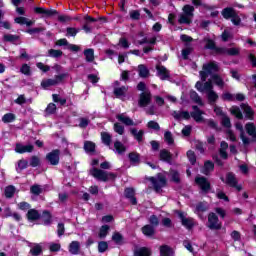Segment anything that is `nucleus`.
<instances>
[{
	"label": "nucleus",
	"mask_w": 256,
	"mask_h": 256,
	"mask_svg": "<svg viewBox=\"0 0 256 256\" xmlns=\"http://www.w3.org/2000/svg\"><path fill=\"white\" fill-rule=\"evenodd\" d=\"M217 71H219V64L216 62H208L203 65L202 70L200 71V79L201 81H207V78L210 77L208 81H211L212 84L215 83L217 87L223 89L225 82L219 75H215Z\"/></svg>",
	"instance_id": "1"
},
{
	"label": "nucleus",
	"mask_w": 256,
	"mask_h": 256,
	"mask_svg": "<svg viewBox=\"0 0 256 256\" xmlns=\"http://www.w3.org/2000/svg\"><path fill=\"white\" fill-rule=\"evenodd\" d=\"M196 89L200 91V93H207L210 105H214L215 101L219 99V95H217V93L213 91V84L211 83V81H207L204 84L201 82H197Z\"/></svg>",
	"instance_id": "2"
},
{
	"label": "nucleus",
	"mask_w": 256,
	"mask_h": 256,
	"mask_svg": "<svg viewBox=\"0 0 256 256\" xmlns=\"http://www.w3.org/2000/svg\"><path fill=\"white\" fill-rule=\"evenodd\" d=\"M193 11L195 8L191 5H185L183 7V13L179 15L178 23L181 25H189L193 21Z\"/></svg>",
	"instance_id": "3"
},
{
	"label": "nucleus",
	"mask_w": 256,
	"mask_h": 256,
	"mask_svg": "<svg viewBox=\"0 0 256 256\" xmlns=\"http://www.w3.org/2000/svg\"><path fill=\"white\" fill-rule=\"evenodd\" d=\"M90 175L95 179H98V181H109V179L115 178V174L97 168H92L90 170Z\"/></svg>",
	"instance_id": "4"
},
{
	"label": "nucleus",
	"mask_w": 256,
	"mask_h": 256,
	"mask_svg": "<svg viewBox=\"0 0 256 256\" xmlns=\"http://www.w3.org/2000/svg\"><path fill=\"white\" fill-rule=\"evenodd\" d=\"M150 181H151L155 191H157V193H159V191H161V188L165 187V185L167 183V178L163 174H158L157 178L151 177Z\"/></svg>",
	"instance_id": "5"
},
{
	"label": "nucleus",
	"mask_w": 256,
	"mask_h": 256,
	"mask_svg": "<svg viewBox=\"0 0 256 256\" xmlns=\"http://www.w3.org/2000/svg\"><path fill=\"white\" fill-rule=\"evenodd\" d=\"M208 227L209 229H214V230L221 229V222L219 221V217H217L216 213L211 212L208 215Z\"/></svg>",
	"instance_id": "6"
},
{
	"label": "nucleus",
	"mask_w": 256,
	"mask_h": 256,
	"mask_svg": "<svg viewBox=\"0 0 256 256\" xmlns=\"http://www.w3.org/2000/svg\"><path fill=\"white\" fill-rule=\"evenodd\" d=\"M195 183L200 187L201 191L204 193H207L209 189H211V183H209V180L203 176H198L195 178Z\"/></svg>",
	"instance_id": "7"
},
{
	"label": "nucleus",
	"mask_w": 256,
	"mask_h": 256,
	"mask_svg": "<svg viewBox=\"0 0 256 256\" xmlns=\"http://www.w3.org/2000/svg\"><path fill=\"white\" fill-rule=\"evenodd\" d=\"M63 81V76L58 75L54 79H44L41 82V87L43 89H49V87H54V85H58Z\"/></svg>",
	"instance_id": "8"
},
{
	"label": "nucleus",
	"mask_w": 256,
	"mask_h": 256,
	"mask_svg": "<svg viewBox=\"0 0 256 256\" xmlns=\"http://www.w3.org/2000/svg\"><path fill=\"white\" fill-rule=\"evenodd\" d=\"M193 111L191 112V117L196 121V123H203L205 121V118H203V115H205V112L201 111L199 107L193 106L192 107Z\"/></svg>",
	"instance_id": "9"
},
{
	"label": "nucleus",
	"mask_w": 256,
	"mask_h": 256,
	"mask_svg": "<svg viewBox=\"0 0 256 256\" xmlns=\"http://www.w3.org/2000/svg\"><path fill=\"white\" fill-rule=\"evenodd\" d=\"M59 155H61V151H59V149H56L48 153L46 155V159L50 163V165H59Z\"/></svg>",
	"instance_id": "10"
},
{
	"label": "nucleus",
	"mask_w": 256,
	"mask_h": 256,
	"mask_svg": "<svg viewBox=\"0 0 256 256\" xmlns=\"http://www.w3.org/2000/svg\"><path fill=\"white\" fill-rule=\"evenodd\" d=\"M139 37H144L142 39H139ZM136 43H138V45H144V43H149L150 45H155V43H157V38L151 37V38H146L145 34L143 32H140L138 34V36L136 37Z\"/></svg>",
	"instance_id": "11"
},
{
	"label": "nucleus",
	"mask_w": 256,
	"mask_h": 256,
	"mask_svg": "<svg viewBox=\"0 0 256 256\" xmlns=\"http://www.w3.org/2000/svg\"><path fill=\"white\" fill-rule=\"evenodd\" d=\"M156 70H157V75H158V77H159L162 81H167V79H169L170 73H169V70H167V68H165V66H163V65H157V66H156Z\"/></svg>",
	"instance_id": "12"
},
{
	"label": "nucleus",
	"mask_w": 256,
	"mask_h": 256,
	"mask_svg": "<svg viewBox=\"0 0 256 256\" xmlns=\"http://www.w3.org/2000/svg\"><path fill=\"white\" fill-rule=\"evenodd\" d=\"M226 183L230 185V187H234L237 191H241V185L237 184V178H235V174L228 173L226 175Z\"/></svg>",
	"instance_id": "13"
},
{
	"label": "nucleus",
	"mask_w": 256,
	"mask_h": 256,
	"mask_svg": "<svg viewBox=\"0 0 256 256\" xmlns=\"http://www.w3.org/2000/svg\"><path fill=\"white\" fill-rule=\"evenodd\" d=\"M33 145L31 144H28V145H23L21 143H17L16 144V147H15V152L16 153H20V154H23V153H32L33 152Z\"/></svg>",
	"instance_id": "14"
},
{
	"label": "nucleus",
	"mask_w": 256,
	"mask_h": 256,
	"mask_svg": "<svg viewBox=\"0 0 256 256\" xmlns=\"http://www.w3.org/2000/svg\"><path fill=\"white\" fill-rule=\"evenodd\" d=\"M116 119H118L120 121V123H123L124 125H126L128 127L133 126V125H137V124H135V122H133V119H131L125 113L118 114L116 116Z\"/></svg>",
	"instance_id": "15"
},
{
	"label": "nucleus",
	"mask_w": 256,
	"mask_h": 256,
	"mask_svg": "<svg viewBox=\"0 0 256 256\" xmlns=\"http://www.w3.org/2000/svg\"><path fill=\"white\" fill-rule=\"evenodd\" d=\"M149 103H151V93L143 92L140 95L139 107H147Z\"/></svg>",
	"instance_id": "16"
},
{
	"label": "nucleus",
	"mask_w": 256,
	"mask_h": 256,
	"mask_svg": "<svg viewBox=\"0 0 256 256\" xmlns=\"http://www.w3.org/2000/svg\"><path fill=\"white\" fill-rule=\"evenodd\" d=\"M179 217L182 221V225L186 227V229H191L195 225V220H193V218L185 217V214L182 212L179 213Z\"/></svg>",
	"instance_id": "17"
},
{
	"label": "nucleus",
	"mask_w": 256,
	"mask_h": 256,
	"mask_svg": "<svg viewBox=\"0 0 256 256\" xmlns=\"http://www.w3.org/2000/svg\"><path fill=\"white\" fill-rule=\"evenodd\" d=\"M69 253H71V255H79V252L81 251V243H79V241H72L69 244Z\"/></svg>",
	"instance_id": "18"
},
{
	"label": "nucleus",
	"mask_w": 256,
	"mask_h": 256,
	"mask_svg": "<svg viewBox=\"0 0 256 256\" xmlns=\"http://www.w3.org/2000/svg\"><path fill=\"white\" fill-rule=\"evenodd\" d=\"M127 91H128L127 86L115 87L114 95H116L118 99H125V96L127 95Z\"/></svg>",
	"instance_id": "19"
},
{
	"label": "nucleus",
	"mask_w": 256,
	"mask_h": 256,
	"mask_svg": "<svg viewBox=\"0 0 256 256\" xmlns=\"http://www.w3.org/2000/svg\"><path fill=\"white\" fill-rule=\"evenodd\" d=\"M172 117H174V119L177 120H181V119H191V114H189L188 111H174L172 113Z\"/></svg>",
	"instance_id": "20"
},
{
	"label": "nucleus",
	"mask_w": 256,
	"mask_h": 256,
	"mask_svg": "<svg viewBox=\"0 0 256 256\" xmlns=\"http://www.w3.org/2000/svg\"><path fill=\"white\" fill-rule=\"evenodd\" d=\"M34 11H35V13H38L40 15H45L46 17H51L53 15H57V12L55 10H47V9L41 8V7H35Z\"/></svg>",
	"instance_id": "21"
},
{
	"label": "nucleus",
	"mask_w": 256,
	"mask_h": 256,
	"mask_svg": "<svg viewBox=\"0 0 256 256\" xmlns=\"http://www.w3.org/2000/svg\"><path fill=\"white\" fill-rule=\"evenodd\" d=\"M125 197L130 200L132 205H137V199L135 198V190L133 188H127L125 190Z\"/></svg>",
	"instance_id": "22"
},
{
	"label": "nucleus",
	"mask_w": 256,
	"mask_h": 256,
	"mask_svg": "<svg viewBox=\"0 0 256 256\" xmlns=\"http://www.w3.org/2000/svg\"><path fill=\"white\" fill-rule=\"evenodd\" d=\"M236 129H238V131H240V138L243 142L244 145H249V143H251V141L249 140V138H247L245 136V132L243 131V124L242 123H236Z\"/></svg>",
	"instance_id": "23"
},
{
	"label": "nucleus",
	"mask_w": 256,
	"mask_h": 256,
	"mask_svg": "<svg viewBox=\"0 0 256 256\" xmlns=\"http://www.w3.org/2000/svg\"><path fill=\"white\" fill-rule=\"evenodd\" d=\"M245 129L248 133V135H250V137H252L253 141H256V129H255V124L253 123H247L245 126Z\"/></svg>",
	"instance_id": "24"
},
{
	"label": "nucleus",
	"mask_w": 256,
	"mask_h": 256,
	"mask_svg": "<svg viewBox=\"0 0 256 256\" xmlns=\"http://www.w3.org/2000/svg\"><path fill=\"white\" fill-rule=\"evenodd\" d=\"M218 53H220L221 55H238L239 49H237V48H229V49L219 48Z\"/></svg>",
	"instance_id": "25"
},
{
	"label": "nucleus",
	"mask_w": 256,
	"mask_h": 256,
	"mask_svg": "<svg viewBox=\"0 0 256 256\" xmlns=\"http://www.w3.org/2000/svg\"><path fill=\"white\" fill-rule=\"evenodd\" d=\"M130 133H132L134 139H136L138 143H141V141H143V135H145V132L143 130L138 131L137 129L132 128L130 130Z\"/></svg>",
	"instance_id": "26"
},
{
	"label": "nucleus",
	"mask_w": 256,
	"mask_h": 256,
	"mask_svg": "<svg viewBox=\"0 0 256 256\" xmlns=\"http://www.w3.org/2000/svg\"><path fill=\"white\" fill-rule=\"evenodd\" d=\"M142 233L146 237H153V235H155V228L151 225H145L142 227Z\"/></svg>",
	"instance_id": "27"
},
{
	"label": "nucleus",
	"mask_w": 256,
	"mask_h": 256,
	"mask_svg": "<svg viewBox=\"0 0 256 256\" xmlns=\"http://www.w3.org/2000/svg\"><path fill=\"white\" fill-rule=\"evenodd\" d=\"M84 56L88 63H93V61L95 60V51L91 48L86 49L84 51Z\"/></svg>",
	"instance_id": "28"
},
{
	"label": "nucleus",
	"mask_w": 256,
	"mask_h": 256,
	"mask_svg": "<svg viewBox=\"0 0 256 256\" xmlns=\"http://www.w3.org/2000/svg\"><path fill=\"white\" fill-rule=\"evenodd\" d=\"M134 256H151V250L146 247L138 248L134 251Z\"/></svg>",
	"instance_id": "29"
},
{
	"label": "nucleus",
	"mask_w": 256,
	"mask_h": 256,
	"mask_svg": "<svg viewBox=\"0 0 256 256\" xmlns=\"http://www.w3.org/2000/svg\"><path fill=\"white\" fill-rule=\"evenodd\" d=\"M15 23H18V25H26L27 27H31V25H33L35 22L25 17H18L15 18Z\"/></svg>",
	"instance_id": "30"
},
{
	"label": "nucleus",
	"mask_w": 256,
	"mask_h": 256,
	"mask_svg": "<svg viewBox=\"0 0 256 256\" xmlns=\"http://www.w3.org/2000/svg\"><path fill=\"white\" fill-rule=\"evenodd\" d=\"M174 252L171 247L164 245L160 247V256H173Z\"/></svg>",
	"instance_id": "31"
},
{
	"label": "nucleus",
	"mask_w": 256,
	"mask_h": 256,
	"mask_svg": "<svg viewBox=\"0 0 256 256\" xmlns=\"http://www.w3.org/2000/svg\"><path fill=\"white\" fill-rule=\"evenodd\" d=\"M27 167H29V162L25 159H21L17 162L16 171L21 173V171L27 169Z\"/></svg>",
	"instance_id": "32"
},
{
	"label": "nucleus",
	"mask_w": 256,
	"mask_h": 256,
	"mask_svg": "<svg viewBox=\"0 0 256 256\" xmlns=\"http://www.w3.org/2000/svg\"><path fill=\"white\" fill-rule=\"evenodd\" d=\"M227 149H229V144H227L225 141H222L220 144V157H222V159H227Z\"/></svg>",
	"instance_id": "33"
},
{
	"label": "nucleus",
	"mask_w": 256,
	"mask_h": 256,
	"mask_svg": "<svg viewBox=\"0 0 256 256\" xmlns=\"http://www.w3.org/2000/svg\"><path fill=\"white\" fill-rule=\"evenodd\" d=\"M39 217H40L39 212L35 209H30L27 213V218L29 221H37Z\"/></svg>",
	"instance_id": "34"
},
{
	"label": "nucleus",
	"mask_w": 256,
	"mask_h": 256,
	"mask_svg": "<svg viewBox=\"0 0 256 256\" xmlns=\"http://www.w3.org/2000/svg\"><path fill=\"white\" fill-rule=\"evenodd\" d=\"M161 161H166V163H171V153L166 149L160 151Z\"/></svg>",
	"instance_id": "35"
},
{
	"label": "nucleus",
	"mask_w": 256,
	"mask_h": 256,
	"mask_svg": "<svg viewBox=\"0 0 256 256\" xmlns=\"http://www.w3.org/2000/svg\"><path fill=\"white\" fill-rule=\"evenodd\" d=\"M213 169H215V165L213 164V162L207 161L204 164V168L202 170V173H204V175H209V173H211V171H213Z\"/></svg>",
	"instance_id": "36"
},
{
	"label": "nucleus",
	"mask_w": 256,
	"mask_h": 256,
	"mask_svg": "<svg viewBox=\"0 0 256 256\" xmlns=\"http://www.w3.org/2000/svg\"><path fill=\"white\" fill-rule=\"evenodd\" d=\"M190 99H192V101H194V103H197V105L203 106V100H201V97L199 96V94H197V92L191 91Z\"/></svg>",
	"instance_id": "37"
},
{
	"label": "nucleus",
	"mask_w": 256,
	"mask_h": 256,
	"mask_svg": "<svg viewBox=\"0 0 256 256\" xmlns=\"http://www.w3.org/2000/svg\"><path fill=\"white\" fill-rule=\"evenodd\" d=\"M84 150L86 153H95V143L91 141H86L84 143Z\"/></svg>",
	"instance_id": "38"
},
{
	"label": "nucleus",
	"mask_w": 256,
	"mask_h": 256,
	"mask_svg": "<svg viewBox=\"0 0 256 256\" xmlns=\"http://www.w3.org/2000/svg\"><path fill=\"white\" fill-rule=\"evenodd\" d=\"M235 13L236 12L233 8H225L222 11V15H223L224 19H231Z\"/></svg>",
	"instance_id": "39"
},
{
	"label": "nucleus",
	"mask_w": 256,
	"mask_h": 256,
	"mask_svg": "<svg viewBox=\"0 0 256 256\" xmlns=\"http://www.w3.org/2000/svg\"><path fill=\"white\" fill-rule=\"evenodd\" d=\"M101 139L104 145H107L109 147L111 145V134L107 132H102L101 133Z\"/></svg>",
	"instance_id": "40"
},
{
	"label": "nucleus",
	"mask_w": 256,
	"mask_h": 256,
	"mask_svg": "<svg viewBox=\"0 0 256 256\" xmlns=\"http://www.w3.org/2000/svg\"><path fill=\"white\" fill-rule=\"evenodd\" d=\"M114 149L118 155H122V153H125V145L123 143L116 141L114 143Z\"/></svg>",
	"instance_id": "41"
},
{
	"label": "nucleus",
	"mask_w": 256,
	"mask_h": 256,
	"mask_svg": "<svg viewBox=\"0 0 256 256\" xmlns=\"http://www.w3.org/2000/svg\"><path fill=\"white\" fill-rule=\"evenodd\" d=\"M139 75L141 77H149V69L143 64H140L138 66Z\"/></svg>",
	"instance_id": "42"
},
{
	"label": "nucleus",
	"mask_w": 256,
	"mask_h": 256,
	"mask_svg": "<svg viewBox=\"0 0 256 256\" xmlns=\"http://www.w3.org/2000/svg\"><path fill=\"white\" fill-rule=\"evenodd\" d=\"M232 115H234L237 119H243V113H241V110L237 106H233L230 109Z\"/></svg>",
	"instance_id": "43"
},
{
	"label": "nucleus",
	"mask_w": 256,
	"mask_h": 256,
	"mask_svg": "<svg viewBox=\"0 0 256 256\" xmlns=\"http://www.w3.org/2000/svg\"><path fill=\"white\" fill-rule=\"evenodd\" d=\"M3 123H13L15 121V114L7 113L2 117Z\"/></svg>",
	"instance_id": "44"
},
{
	"label": "nucleus",
	"mask_w": 256,
	"mask_h": 256,
	"mask_svg": "<svg viewBox=\"0 0 256 256\" xmlns=\"http://www.w3.org/2000/svg\"><path fill=\"white\" fill-rule=\"evenodd\" d=\"M242 109L248 119H253V110L251 109V107L243 104Z\"/></svg>",
	"instance_id": "45"
},
{
	"label": "nucleus",
	"mask_w": 256,
	"mask_h": 256,
	"mask_svg": "<svg viewBox=\"0 0 256 256\" xmlns=\"http://www.w3.org/2000/svg\"><path fill=\"white\" fill-rule=\"evenodd\" d=\"M109 233V226L108 225H103L100 228V232H99V237L100 239H105V237H107V234Z\"/></svg>",
	"instance_id": "46"
},
{
	"label": "nucleus",
	"mask_w": 256,
	"mask_h": 256,
	"mask_svg": "<svg viewBox=\"0 0 256 256\" xmlns=\"http://www.w3.org/2000/svg\"><path fill=\"white\" fill-rule=\"evenodd\" d=\"M42 251L43 249L41 248V245L36 244L34 247L31 248L30 253L33 256H38V255H41Z\"/></svg>",
	"instance_id": "47"
},
{
	"label": "nucleus",
	"mask_w": 256,
	"mask_h": 256,
	"mask_svg": "<svg viewBox=\"0 0 256 256\" xmlns=\"http://www.w3.org/2000/svg\"><path fill=\"white\" fill-rule=\"evenodd\" d=\"M79 33L78 28L68 27L66 29V37H75Z\"/></svg>",
	"instance_id": "48"
},
{
	"label": "nucleus",
	"mask_w": 256,
	"mask_h": 256,
	"mask_svg": "<svg viewBox=\"0 0 256 256\" xmlns=\"http://www.w3.org/2000/svg\"><path fill=\"white\" fill-rule=\"evenodd\" d=\"M4 41H8L9 43H15V41H19V36L13 34H5Z\"/></svg>",
	"instance_id": "49"
},
{
	"label": "nucleus",
	"mask_w": 256,
	"mask_h": 256,
	"mask_svg": "<svg viewBox=\"0 0 256 256\" xmlns=\"http://www.w3.org/2000/svg\"><path fill=\"white\" fill-rule=\"evenodd\" d=\"M130 19H133L134 21H139L141 19V12L139 10H132L129 12Z\"/></svg>",
	"instance_id": "50"
},
{
	"label": "nucleus",
	"mask_w": 256,
	"mask_h": 256,
	"mask_svg": "<svg viewBox=\"0 0 256 256\" xmlns=\"http://www.w3.org/2000/svg\"><path fill=\"white\" fill-rule=\"evenodd\" d=\"M13 195H15V187L13 186H8L5 188V197H7L8 199H11V197H13Z\"/></svg>",
	"instance_id": "51"
},
{
	"label": "nucleus",
	"mask_w": 256,
	"mask_h": 256,
	"mask_svg": "<svg viewBox=\"0 0 256 256\" xmlns=\"http://www.w3.org/2000/svg\"><path fill=\"white\" fill-rule=\"evenodd\" d=\"M107 249H109V244H107V242H105V241L99 242V244H98L99 253H105V251H107Z\"/></svg>",
	"instance_id": "52"
},
{
	"label": "nucleus",
	"mask_w": 256,
	"mask_h": 256,
	"mask_svg": "<svg viewBox=\"0 0 256 256\" xmlns=\"http://www.w3.org/2000/svg\"><path fill=\"white\" fill-rule=\"evenodd\" d=\"M169 175L174 183H179V172H177L176 170H170Z\"/></svg>",
	"instance_id": "53"
},
{
	"label": "nucleus",
	"mask_w": 256,
	"mask_h": 256,
	"mask_svg": "<svg viewBox=\"0 0 256 256\" xmlns=\"http://www.w3.org/2000/svg\"><path fill=\"white\" fill-rule=\"evenodd\" d=\"M164 140L168 145H173L174 140H173V134L171 132H165L164 133Z\"/></svg>",
	"instance_id": "54"
},
{
	"label": "nucleus",
	"mask_w": 256,
	"mask_h": 256,
	"mask_svg": "<svg viewBox=\"0 0 256 256\" xmlns=\"http://www.w3.org/2000/svg\"><path fill=\"white\" fill-rule=\"evenodd\" d=\"M114 131L115 133H118V135H123L125 133V127L119 123L114 124Z\"/></svg>",
	"instance_id": "55"
},
{
	"label": "nucleus",
	"mask_w": 256,
	"mask_h": 256,
	"mask_svg": "<svg viewBox=\"0 0 256 256\" xmlns=\"http://www.w3.org/2000/svg\"><path fill=\"white\" fill-rule=\"evenodd\" d=\"M52 99H53L54 103H60V105H65V103H67V99L60 98L59 95H57V94H53Z\"/></svg>",
	"instance_id": "56"
},
{
	"label": "nucleus",
	"mask_w": 256,
	"mask_h": 256,
	"mask_svg": "<svg viewBox=\"0 0 256 256\" xmlns=\"http://www.w3.org/2000/svg\"><path fill=\"white\" fill-rule=\"evenodd\" d=\"M206 49H214L217 53H219L218 49L220 48L215 46V42L213 40L206 39Z\"/></svg>",
	"instance_id": "57"
},
{
	"label": "nucleus",
	"mask_w": 256,
	"mask_h": 256,
	"mask_svg": "<svg viewBox=\"0 0 256 256\" xmlns=\"http://www.w3.org/2000/svg\"><path fill=\"white\" fill-rule=\"evenodd\" d=\"M48 55L49 57H61V55H63V52L61 50H55V49H50L48 51Z\"/></svg>",
	"instance_id": "58"
},
{
	"label": "nucleus",
	"mask_w": 256,
	"mask_h": 256,
	"mask_svg": "<svg viewBox=\"0 0 256 256\" xmlns=\"http://www.w3.org/2000/svg\"><path fill=\"white\" fill-rule=\"evenodd\" d=\"M41 160L37 156H32L30 159V166L31 167H39Z\"/></svg>",
	"instance_id": "59"
},
{
	"label": "nucleus",
	"mask_w": 256,
	"mask_h": 256,
	"mask_svg": "<svg viewBox=\"0 0 256 256\" xmlns=\"http://www.w3.org/2000/svg\"><path fill=\"white\" fill-rule=\"evenodd\" d=\"M17 206L21 211H29V209H31V205L27 202H20Z\"/></svg>",
	"instance_id": "60"
},
{
	"label": "nucleus",
	"mask_w": 256,
	"mask_h": 256,
	"mask_svg": "<svg viewBox=\"0 0 256 256\" xmlns=\"http://www.w3.org/2000/svg\"><path fill=\"white\" fill-rule=\"evenodd\" d=\"M208 206L207 203H199L196 206V213H203L204 211H207Z\"/></svg>",
	"instance_id": "61"
},
{
	"label": "nucleus",
	"mask_w": 256,
	"mask_h": 256,
	"mask_svg": "<svg viewBox=\"0 0 256 256\" xmlns=\"http://www.w3.org/2000/svg\"><path fill=\"white\" fill-rule=\"evenodd\" d=\"M42 219L44 220L45 225H49L51 223V214L48 211H44Z\"/></svg>",
	"instance_id": "62"
},
{
	"label": "nucleus",
	"mask_w": 256,
	"mask_h": 256,
	"mask_svg": "<svg viewBox=\"0 0 256 256\" xmlns=\"http://www.w3.org/2000/svg\"><path fill=\"white\" fill-rule=\"evenodd\" d=\"M187 157H188L190 163H191L192 165H195V161H197V158H196V156H195V152H193L192 150H189V151L187 152Z\"/></svg>",
	"instance_id": "63"
},
{
	"label": "nucleus",
	"mask_w": 256,
	"mask_h": 256,
	"mask_svg": "<svg viewBox=\"0 0 256 256\" xmlns=\"http://www.w3.org/2000/svg\"><path fill=\"white\" fill-rule=\"evenodd\" d=\"M33 195H41V187L39 185H34L30 188Z\"/></svg>",
	"instance_id": "64"
}]
</instances>
